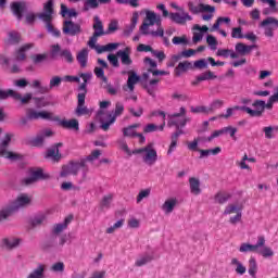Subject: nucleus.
I'll return each mask as SVG.
<instances>
[{"mask_svg":"<svg viewBox=\"0 0 278 278\" xmlns=\"http://www.w3.org/2000/svg\"><path fill=\"white\" fill-rule=\"evenodd\" d=\"M122 75H129L127 79V87L130 92H134V88L140 81V76L135 71H122Z\"/></svg>","mask_w":278,"mask_h":278,"instance_id":"nucleus-18","label":"nucleus"},{"mask_svg":"<svg viewBox=\"0 0 278 278\" xmlns=\"http://www.w3.org/2000/svg\"><path fill=\"white\" fill-rule=\"evenodd\" d=\"M99 8V1L88 0L84 2L83 12H90V10H97Z\"/></svg>","mask_w":278,"mask_h":278,"instance_id":"nucleus-44","label":"nucleus"},{"mask_svg":"<svg viewBox=\"0 0 278 278\" xmlns=\"http://www.w3.org/2000/svg\"><path fill=\"white\" fill-rule=\"evenodd\" d=\"M124 138H136L138 136V132L131 127H124L122 129Z\"/></svg>","mask_w":278,"mask_h":278,"instance_id":"nucleus-51","label":"nucleus"},{"mask_svg":"<svg viewBox=\"0 0 278 278\" xmlns=\"http://www.w3.org/2000/svg\"><path fill=\"white\" fill-rule=\"evenodd\" d=\"M72 222H73V215H68L67 217H65L63 223L55 224L51 230L52 236H60L62 231L67 229L68 225H71Z\"/></svg>","mask_w":278,"mask_h":278,"instance_id":"nucleus-19","label":"nucleus"},{"mask_svg":"<svg viewBox=\"0 0 278 278\" xmlns=\"http://www.w3.org/2000/svg\"><path fill=\"white\" fill-rule=\"evenodd\" d=\"M225 134H229V136H230V138H232V140H237L236 134H238V128L232 127V126L224 127V135Z\"/></svg>","mask_w":278,"mask_h":278,"instance_id":"nucleus-59","label":"nucleus"},{"mask_svg":"<svg viewBox=\"0 0 278 278\" xmlns=\"http://www.w3.org/2000/svg\"><path fill=\"white\" fill-rule=\"evenodd\" d=\"M189 187L191 194H194L195 197H199V194H201V180H199V178H189Z\"/></svg>","mask_w":278,"mask_h":278,"instance_id":"nucleus-26","label":"nucleus"},{"mask_svg":"<svg viewBox=\"0 0 278 278\" xmlns=\"http://www.w3.org/2000/svg\"><path fill=\"white\" fill-rule=\"evenodd\" d=\"M165 123L157 126L155 124H148L143 127L144 134H153V131H164Z\"/></svg>","mask_w":278,"mask_h":278,"instance_id":"nucleus-38","label":"nucleus"},{"mask_svg":"<svg viewBox=\"0 0 278 278\" xmlns=\"http://www.w3.org/2000/svg\"><path fill=\"white\" fill-rule=\"evenodd\" d=\"M252 108H254L255 110H253L247 105H243V112H247V114H249L252 117H255V116L260 117V116H262V114H264V111L266 110V101L255 100L252 103Z\"/></svg>","mask_w":278,"mask_h":278,"instance_id":"nucleus-9","label":"nucleus"},{"mask_svg":"<svg viewBox=\"0 0 278 278\" xmlns=\"http://www.w3.org/2000/svg\"><path fill=\"white\" fill-rule=\"evenodd\" d=\"M55 14V10L53 9V0H48L43 4V12L38 13L37 17L42 23H51L53 21V15Z\"/></svg>","mask_w":278,"mask_h":278,"instance_id":"nucleus-10","label":"nucleus"},{"mask_svg":"<svg viewBox=\"0 0 278 278\" xmlns=\"http://www.w3.org/2000/svg\"><path fill=\"white\" fill-rule=\"evenodd\" d=\"M239 212H242V210L237 205L231 204L226 206L224 211V216H228V214H238Z\"/></svg>","mask_w":278,"mask_h":278,"instance_id":"nucleus-56","label":"nucleus"},{"mask_svg":"<svg viewBox=\"0 0 278 278\" xmlns=\"http://www.w3.org/2000/svg\"><path fill=\"white\" fill-rule=\"evenodd\" d=\"M278 131V126L277 127H273V126H267L263 128V131L265 134V138H267V140L273 139V131Z\"/></svg>","mask_w":278,"mask_h":278,"instance_id":"nucleus-62","label":"nucleus"},{"mask_svg":"<svg viewBox=\"0 0 278 278\" xmlns=\"http://www.w3.org/2000/svg\"><path fill=\"white\" fill-rule=\"evenodd\" d=\"M34 49V43H26L22 46L16 52H15V60L16 62H23L25 61V58H27V53Z\"/></svg>","mask_w":278,"mask_h":278,"instance_id":"nucleus-21","label":"nucleus"},{"mask_svg":"<svg viewBox=\"0 0 278 278\" xmlns=\"http://www.w3.org/2000/svg\"><path fill=\"white\" fill-rule=\"evenodd\" d=\"M130 53L131 50L129 48H125V50L117 51L116 55L117 58H119L123 66H131V64H134Z\"/></svg>","mask_w":278,"mask_h":278,"instance_id":"nucleus-20","label":"nucleus"},{"mask_svg":"<svg viewBox=\"0 0 278 278\" xmlns=\"http://www.w3.org/2000/svg\"><path fill=\"white\" fill-rule=\"evenodd\" d=\"M51 55L52 58H58L60 55V58H63L68 64H73V62H75V58H73V52H71V50L68 49L62 50V48L58 43L51 47Z\"/></svg>","mask_w":278,"mask_h":278,"instance_id":"nucleus-8","label":"nucleus"},{"mask_svg":"<svg viewBox=\"0 0 278 278\" xmlns=\"http://www.w3.org/2000/svg\"><path fill=\"white\" fill-rule=\"evenodd\" d=\"M51 88L47 85H42L39 80H36V92L37 94H47Z\"/></svg>","mask_w":278,"mask_h":278,"instance_id":"nucleus-49","label":"nucleus"},{"mask_svg":"<svg viewBox=\"0 0 278 278\" xmlns=\"http://www.w3.org/2000/svg\"><path fill=\"white\" fill-rule=\"evenodd\" d=\"M10 142H12V134H7L4 139L0 143V157H5V160H10L11 162H20L21 160H23L24 156L23 154L8 151Z\"/></svg>","mask_w":278,"mask_h":278,"instance_id":"nucleus-6","label":"nucleus"},{"mask_svg":"<svg viewBox=\"0 0 278 278\" xmlns=\"http://www.w3.org/2000/svg\"><path fill=\"white\" fill-rule=\"evenodd\" d=\"M138 13H134L131 17V23L129 26H126L124 29V36H131L134 34V29H136V25H138Z\"/></svg>","mask_w":278,"mask_h":278,"instance_id":"nucleus-33","label":"nucleus"},{"mask_svg":"<svg viewBox=\"0 0 278 278\" xmlns=\"http://www.w3.org/2000/svg\"><path fill=\"white\" fill-rule=\"evenodd\" d=\"M36 118H41V121H53L58 123L60 121L59 117H53V113L47 112V111H39L36 112Z\"/></svg>","mask_w":278,"mask_h":278,"instance_id":"nucleus-34","label":"nucleus"},{"mask_svg":"<svg viewBox=\"0 0 278 278\" xmlns=\"http://www.w3.org/2000/svg\"><path fill=\"white\" fill-rule=\"evenodd\" d=\"M214 72L207 71L198 76V81H210V79H216Z\"/></svg>","mask_w":278,"mask_h":278,"instance_id":"nucleus-48","label":"nucleus"},{"mask_svg":"<svg viewBox=\"0 0 278 278\" xmlns=\"http://www.w3.org/2000/svg\"><path fill=\"white\" fill-rule=\"evenodd\" d=\"M216 55L218 58H231V60H238V53L236 51L230 50V49H218L216 52Z\"/></svg>","mask_w":278,"mask_h":278,"instance_id":"nucleus-30","label":"nucleus"},{"mask_svg":"<svg viewBox=\"0 0 278 278\" xmlns=\"http://www.w3.org/2000/svg\"><path fill=\"white\" fill-rule=\"evenodd\" d=\"M169 18L177 25H185L186 21H192L189 13L184 12L182 15L179 13H169Z\"/></svg>","mask_w":278,"mask_h":278,"instance_id":"nucleus-24","label":"nucleus"},{"mask_svg":"<svg viewBox=\"0 0 278 278\" xmlns=\"http://www.w3.org/2000/svg\"><path fill=\"white\" fill-rule=\"evenodd\" d=\"M62 84V77L54 76L50 79V85L48 86L51 89L58 88Z\"/></svg>","mask_w":278,"mask_h":278,"instance_id":"nucleus-63","label":"nucleus"},{"mask_svg":"<svg viewBox=\"0 0 278 278\" xmlns=\"http://www.w3.org/2000/svg\"><path fill=\"white\" fill-rule=\"evenodd\" d=\"M53 131L49 128L41 130L36 137V147H42L46 138H51Z\"/></svg>","mask_w":278,"mask_h":278,"instance_id":"nucleus-28","label":"nucleus"},{"mask_svg":"<svg viewBox=\"0 0 278 278\" xmlns=\"http://www.w3.org/2000/svg\"><path fill=\"white\" fill-rule=\"evenodd\" d=\"M192 68V63L190 61L180 62L174 70L176 77H181L182 73H187Z\"/></svg>","mask_w":278,"mask_h":278,"instance_id":"nucleus-27","label":"nucleus"},{"mask_svg":"<svg viewBox=\"0 0 278 278\" xmlns=\"http://www.w3.org/2000/svg\"><path fill=\"white\" fill-rule=\"evenodd\" d=\"M244 112V105H235L232 108H228L226 110V113H223L219 115V118H225L226 121L231 118V116H233L236 114V112Z\"/></svg>","mask_w":278,"mask_h":278,"instance_id":"nucleus-29","label":"nucleus"},{"mask_svg":"<svg viewBox=\"0 0 278 278\" xmlns=\"http://www.w3.org/2000/svg\"><path fill=\"white\" fill-rule=\"evenodd\" d=\"M200 153V160H203V157H210V155H218L220 153L222 149L220 147H216L214 149L208 150H198Z\"/></svg>","mask_w":278,"mask_h":278,"instance_id":"nucleus-37","label":"nucleus"},{"mask_svg":"<svg viewBox=\"0 0 278 278\" xmlns=\"http://www.w3.org/2000/svg\"><path fill=\"white\" fill-rule=\"evenodd\" d=\"M78 102L77 108L75 110L76 116H86L90 114V110L86 106V93H78L77 96Z\"/></svg>","mask_w":278,"mask_h":278,"instance_id":"nucleus-14","label":"nucleus"},{"mask_svg":"<svg viewBox=\"0 0 278 278\" xmlns=\"http://www.w3.org/2000/svg\"><path fill=\"white\" fill-rule=\"evenodd\" d=\"M264 244H266V238H264V236H258L256 244L242 243L239 248V251L240 253H250L253 251H257L258 249L264 247Z\"/></svg>","mask_w":278,"mask_h":278,"instance_id":"nucleus-11","label":"nucleus"},{"mask_svg":"<svg viewBox=\"0 0 278 278\" xmlns=\"http://www.w3.org/2000/svg\"><path fill=\"white\" fill-rule=\"evenodd\" d=\"M27 2L15 1L11 3V12L16 16L17 21H23V13L27 12Z\"/></svg>","mask_w":278,"mask_h":278,"instance_id":"nucleus-12","label":"nucleus"},{"mask_svg":"<svg viewBox=\"0 0 278 278\" xmlns=\"http://www.w3.org/2000/svg\"><path fill=\"white\" fill-rule=\"evenodd\" d=\"M46 25V29L48 31V34H51V36H53L54 38H60V36H62V33L60 31V29L53 27V24H51V22H43Z\"/></svg>","mask_w":278,"mask_h":278,"instance_id":"nucleus-43","label":"nucleus"},{"mask_svg":"<svg viewBox=\"0 0 278 278\" xmlns=\"http://www.w3.org/2000/svg\"><path fill=\"white\" fill-rule=\"evenodd\" d=\"M76 60L80 64L81 68H86L88 65V50L84 48L81 51H79Z\"/></svg>","mask_w":278,"mask_h":278,"instance_id":"nucleus-32","label":"nucleus"},{"mask_svg":"<svg viewBox=\"0 0 278 278\" xmlns=\"http://www.w3.org/2000/svg\"><path fill=\"white\" fill-rule=\"evenodd\" d=\"M248 273L250 276H252L253 278H257V261L255 260V257H251L249 260V269Z\"/></svg>","mask_w":278,"mask_h":278,"instance_id":"nucleus-39","label":"nucleus"},{"mask_svg":"<svg viewBox=\"0 0 278 278\" xmlns=\"http://www.w3.org/2000/svg\"><path fill=\"white\" fill-rule=\"evenodd\" d=\"M113 199H114V195L112 194L104 195L100 203L101 207H105L106 210H110V205H112Z\"/></svg>","mask_w":278,"mask_h":278,"instance_id":"nucleus-55","label":"nucleus"},{"mask_svg":"<svg viewBox=\"0 0 278 278\" xmlns=\"http://www.w3.org/2000/svg\"><path fill=\"white\" fill-rule=\"evenodd\" d=\"M20 42H21V34H18L17 31L9 33L7 45H18Z\"/></svg>","mask_w":278,"mask_h":278,"instance_id":"nucleus-45","label":"nucleus"},{"mask_svg":"<svg viewBox=\"0 0 278 278\" xmlns=\"http://www.w3.org/2000/svg\"><path fill=\"white\" fill-rule=\"evenodd\" d=\"M118 30V21L113 20L110 22L109 27L106 29V36H109V34H114V31Z\"/></svg>","mask_w":278,"mask_h":278,"instance_id":"nucleus-60","label":"nucleus"},{"mask_svg":"<svg viewBox=\"0 0 278 278\" xmlns=\"http://www.w3.org/2000/svg\"><path fill=\"white\" fill-rule=\"evenodd\" d=\"M142 36H152L153 38H163L165 47L170 46L168 37L164 36V28L162 27V15L153 11L146 12V22L140 26Z\"/></svg>","mask_w":278,"mask_h":278,"instance_id":"nucleus-1","label":"nucleus"},{"mask_svg":"<svg viewBox=\"0 0 278 278\" xmlns=\"http://www.w3.org/2000/svg\"><path fill=\"white\" fill-rule=\"evenodd\" d=\"M176 205H177V199H168L162 205V210L166 214H172V212H173V210H175Z\"/></svg>","mask_w":278,"mask_h":278,"instance_id":"nucleus-35","label":"nucleus"},{"mask_svg":"<svg viewBox=\"0 0 278 278\" xmlns=\"http://www.w3.org/2000/svg\"><path fill=\"white\" fill-rule=\"evenodd\" d=\"M223 105H225V101L223 100H214L210 106H208V112H214V110H220V108H223Z\"/></svg>","mask_w":278,"mask_h":278,"instance_id":"nucleus-57","label":"nucleus"},{"mask_svg":"<svg viewBox=\"0 0 278 278\" xmlns=\"http://www.w3.org/2000/svg\"><path fill=\"white\" fill-rule=\"evenodd\" d=\"M73 18V16H77V11L75 9H68L66 4H61V16Z\"/></svg>","mask_w":278,"mask_h":278,"instance_id":"nucleus-42","label":"nucleus"},{"mask_svg":"<svg viewBox=\"0 0 278 278\" xmlns=\"http://www.w3.org/2000/svg\"><path fill=\"white\" fill-rule=\"evenodd\" d=\"M125 112V104L123 102H116L115 104V110L113 112H103L99 111L98 112V118L99 122L101 123L100 129L103 131H109L110 126L114 125L116 123V118L121 116Z\"/></svg>","mask_w":278,"mask_h":278,"instance_id":"nucleus-2","label":"nucleus"},{"mask_svg":"<svg viewBox=\"0 0 278 278\" xmlns=\"http://www.w3.org/2000/svg\"><path fill=\"white\" fill-rule=\"evenodd\" d=\"M157 84H160V79H151L149 83L144 85V90H147L150 97H155V90H157Z\"/></svg>","mask_w":278,"mask_h":278,"instance_id":"nucleus-31","label":"nucleus"},{"mask_svg":"<svg viewBox=\"0 0 278 278\" xmlns=\"http://www.w3.org/2000/svg\"><path fill=\"white\" fill-rule=\"evenodd\" d=\"M100 156H101V150H93L90 155L83 157V160H85V164H86V162H94V160H99Z\"/></svg>","mask_w":278,"mask_h":278,"instance_id":"nucleus-54","label":"nucleus"},{"mask_svg":"<svg viewBox=\"0 0 278 278\" xmlns=\"http://www.w3.org/2000/svg\"><path fill=\"white\" fill-rule=\"evenodd\" d=\"M188 9L191 14H199L201 12H216V8L210 4L200 3L199 7L194 5L193 2H188Z\"/></svg>","mask_w":278,"mask_h":278,"instance_id":"nucleus-16","label":"nucleus"},{"mask_svg":"<svg viewBox=\"0 0 278 278\" xmlns=\"http://www.w3.org/2000/svg\"><path fill=\"white\" fill-rule=\"evenodd\" d=\"M14 99V101H21L22 105H27L31 101V93H26L24 97L20 92L12 89L1 90L0 89V100L5 101V99Z\"/></svg>","mask_w":278,"mask_h":278,"instance_id":"nucleus-7","label":"nucleus"},{"mask_svg":"<svg viewBox=\"0 0 278 278\" xmlns=\"http://www.w3.org/2000/svg\"><path fill=\"white\" fill-rule=\"evenodd\" d=\"M261 255L265 258L268 257H273V255H275V252L273 251V249L268 248V247H264L261 251H260Z\"/></svg>","mask_w":278,"mask_h":278,"instance_id":"nucleus-64","label":"nucleus"},{"mask_svg":"<svg viewBox=\"0 0 278 278\" xmlns=\"http://www.w3.org/2000/svg\"><path fill=\"white\" fill-rule=\"evenodd\" d=\"M168 127H176V129H184V126L187 125L188 119L182 117L181 114L168 115Z\"/></svg>","mask_w":278,"mask_h":278,"instance_id":"nucleus-15","label":"nucleus"},{"mask_svg":"<svg viewBox=\"0 0 278 278\" xmlns=\"http://www.w3.org/2000/svg\"><path fill=\"white\" fill-rule=\"evenodd\" d=\"M63 34L77 36V34H81V26L73 21H65L63 23Z\"/></svg>","mask_w":278,"mask_h":278,"instance_id":"nucleus-13","label":"nucleus"},{"mask_svg":"<svg viewBox=\"0 0 278 278\" xmlns=\"http://www.w3.org/2000/svg\"><path fill=\"white\" fill-rule=\"evenodd\" d=\"M47 179H51V175L45 173V169L37 167L36 168V181H45Z\"/></svg>","mask_w":278,"mask_h":278,"instance_id":"nucleus-47","label":"nucleus"},{"mask_svg":"<svg viewBox=\"0 0 278 278\" xmlns=\"http://www.w3.org/2000/svg\"><path fill=\"white\" fill-rule=\"evenodd\" d=\"M79 170L83 175V179H86L88 172L90 170L86 164V160L80 159L78 161H71L68 164L63 165L60 177H68L71 175L77 177V175H79Z\"/></svg>","mask_w":278,"mask_h":278,"instance_id":"nucleus-3","label":"nucleus"},{"mask_svg":"<svg viewBox=\"0 0 278 278\" xmlns=\"http://www.w3.org/2000/svg\"><path fill=\"white\" fill-rule=\"evenodd\" d=\"M63 129H72L73 131H79V121L72 118L67 119H59L56 121Z\"/></svg>","mask_w":278,"mask_h":278,"instance_id":"nucleus-22","label":"nucleus"},{"mask_svg":"<svg viewBox=\"0 0 278 278\" xmlns=\"http://www.w3.org/2000/svg\"><path fill=\"white\" fill-rule=\"evenodd\" d=\"M134 155H141L142 162L148 164V166H153L157 162V150L153 148V143L139 149L132 150Z\"/></svg>","mask_w":278,"mask_h":278,"instance_id":"nucleus-4","label":"nucleus"},{"mask_svg":"<svg viewBox=\"0 0 278 278\" xmlns=\"http://www.w3.org/2000/svg\"><path fill=\"white\" fill-rule=\"evenodd\" d=\"M29 203H31V198L27 197V194H22L17 197L8 208L2 210L0 216H2V218H9V216H12V214L18 212L22 207L29 205Z\"/></svg>","mask_w":278,"mask_h":278,"instance_id":"nucleus-5","label":"nucleus"},{"mask_svg":"<svg viewBox=\"0 0 278 278\" xmlns=\"http://www.w3.org/2000/svg\"><path fill=\"white\" fill-rule=\"evenodd\" d=\"M29 175H30V177L25 178V179L22 180V184L24 186H29V185H31L36 181V168H34V167L30 168Z\"/></svg>","mask_w":278,"mask_h":278,"instance_id":"nucleus-50","label":"nucleus"},{"mask_svg":"<svg viewBox=\"0 0 278 278\" xmlns=\"http://www.w3.org/2000/svg\"><path fill=\"white\" fill-rule=\"evenodd\" d=\"M231 266H236L235 273H237V275H244V273H247V267L242 265V263L239 262L238 258L231 260Z\"/></svg>","mask_w":278,"mask_h":278,"instance_id":"nucleus-41","label":"nucleus"},{"mask_svg":"<svg viewBox=\"0 0 278 278\" xmlns=\"http://www.w3.org/2000/svg\"><path fill=\"white\" fill-rule=\"evenodd\" d=\"M50 105L49 99L47 97L36 98V108H47Z\"/></svg>","mask_w":278,"mask_h":278,"instance_id":"nucleus-61","label":"nucleus"},{"mask_svg":"<svg viewBox=\"0 0 278 278\" xmlns=\"http://www.w3.org/2000/svg\"><path fill=\"white\" fill-rule=\"evenodd\" d=\"M231 38L242 40V38H244V35L242 34V27H233L231 30Z\"/></svg>","mask_w":278,"mask_h":278,"instance_id":"nucleus-58","label":"nucleus"},{"mask_svg":"<svg viewBox=\"0 0 278 278\" xmlns=\"http://www.w3.org/2000/svg\"><path fill=\"white\" fill-rule=\"evenodd\" d=\"M97 53L101 54V53H105V51H114V49H118V43H108L105 46H96L93 48Z\"/></svg>","mask_w":278,"mask_h":278,"instance_id":"nucleus-36","label":"nucleus"},{"mask_svg":"<svg viewBox=\"0 0 278 278\" xmlns=\"http://www.w3.org/2000/svg\"><path fill=\"white\" fill-rule=\"evenodd\" d=\"M256 48H257L256 45L247 46L242 42H238L235 46V50H236L238 58H240V55H249V53H251L253 51V49H256Z\"/></svg>","mask_w":278,"mask_h":278,"instance_id":"nucleus-23","label":"nucleus"},{"mask_svg":"<svg viewBox=\"0 0 278 278\" xmlns=\"http://www.w3.org/2000/svg\"><path fill=\"white\" fill-rule=\"evenodd\" d=\"M60 147H62V143H55L50 149H48L46 153L47 160H51L52 162H58L59 160H62Z\"/></svg>","mask_w":278,"mask_h":278,"instance_id":"nucleus-17","label":"nucleus"},{"mask_svg":"<svg viewBox=\"0 0 278 278\" xmlns=\"http://www.w3.org/2000/svg\"><path fill=\"white\" fill-rule=\"evenodd\" d=\"M93 25H92V28H93V34H96V36H108V33L106 30L103 29V22H101V18H99V15H96L93 17Z\"/></svg>","mask_w":278,"mask_h":278,"instance_id":"nucleus-25","label":"nucleus"},{"mask_svg":"<svg viewBox=\"0 0 278 278\" xmlns=\"http://www.w3.org/2000/svg\"><path fill=\"white\" fill-rule=\"evenodd\" d=\"M229 199H231V193L218 192L215 194V201L219 203V205H225Z\"/></svg>","mask_w":278,"mask_h":278,"instance_id":"nucleus-40","label":"nucleus"},{"mask_svg":"<svg viewBox=\"0 0 278 278\" xmlns=\"http://www.w3.org/2000/svg\"><path fill=\"white\" fill-rule=\"evenodd\" d=\"M153 260V255L151 254H144L142 256H140L136 263H135V266H144L147 264H149V262H151Z\"/></svg>","mask_w":278,"mask_h":278,"instance_id":"nucleus-46","label":"nucleus"},{"mask_svg":"<svg viewBox=\"0 0 278 278\" xmlns=\"http://www.w3.org/2000/svg\"><path fill=\"white\" fill-rule=\"evenodd\" d=\"M2 242H3V245L7 247V249H14V247H18L21 240H18V239H3Z\"/></svg>","mask_w":278,"mask_h":278,"instance_id":"nucleus-52","label":"nucleus"},{"mask_svg":"<svg viewBox=\"0 0 278 278\" xmlns=\"http://www.w3.org/2000/svg\"><path fill=\"white\" fill-rule=\"evenodd\" d=\"M206 42L213 51H216L218 47V40H216V37H214L213 35H207Z\"/></svg>","mask_w":278,"mask_h":278,"instance_id":"nucleus-53","label":"nucleus"}]
</instances>
